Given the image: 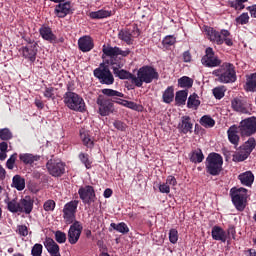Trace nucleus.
I'll return each instance as SVG.
<instances>
[{
    "label": "nucleus",
    "mask_w": 256,
    "mask_h": 256,
    "mask_svg": "<svg viewBox=\"0 0 256 256\" xmlns=\"http://www.w3.org/2000/svg\"><path fill=\"white\" fill-rule=\"evenodd\" d=\"M102 53L106 57H109V60H106V63L108 65H111L113 74L115 77H118V79L122 80H128L133 85V79H135V74L123 69V66L125 65L123 63V60L119 58V55L121 57H129L131 55V50L126 49L122 50L121 48L115 46H111L110 44L103 45L102 46Z\"/></svg>",
    "instance_id": "1"
},
{
    "label": "nucleus",
    "mask_w": 256,
    "mask_h": 256,
    "mask_svg": "<svg viewBox=\"0 0 256 256\" xmlns=\"http://www.w3.org/2000/svg\"><path fill=\"white\" fill-rule=\"evenodd\" d=\"M159 79V72L153 66L145 65L138 69L137 76L134 75L133 85L135 87H143V83L149 85L152 81Z\"/></svg>",
    "instance_id": "2"
},
{
    "label": "nucleus",
    "mask_w": 256,
    "mask_h": 256,
    "mask_svg": "<svg viewBox=\"0 0 256 256\" xmlns=\"http://www.w3.org/2000/svg\"><path fill=\"white\" fill-rule=\"evenodd\" d=\"M214 77H217L219 83H235L237 81V71L233 63L224 62L220 67L212 72Z\"/></svg>",
    "instance_id": "3"
},
{
    "label": "nucleus",
    "mask_w": 256,
    "mask_h": 256,
    "mask_svg": "<svg viewBox=\"0 0 256 256\" xmlns=\"http://www.w3.org/2000/svg\"><path fill=\"white\" fill-rule=\"evenodd\" d=\"M206 173L217 177L223 171V156L217 152L209 153L205 161Z\"/></svg>",
    "instance_id": "4"
},
{
    "label": "nucleus",
    "mask_w": 256,
    "mask_h": 256,
    "mask_svg": "<svg viewBox=\"0 0 256 256\" xmlns=\"http://www.w3.org/2000/svg\"><path fill=\"white\" fill-rule=\"evenodd\" d=\"M206 34L212 43L216 45H227V47H233V38H231V32L229 30L222 29L220 32L212 27L206 28Z\"/></svg>",
    "instance_id": "5"
},
{
    "label": "nucleus",
    "mask_w": 256,
    "mask_h": 256,
    "mask_svg": "<svg viewBox=\"0 0 256 256\" xmlns=\"http://www.w3.org/2000/svg\"><path fill=\"white\" fill-rule=\"evenodd\" d=\"M64 104L71 111H77L78 113H85L87 111L83 97L72 91H67L64 94Z\"/></svg>",
    "instance_id": "6"
},
{
    "label": "nucleus",
    "mask_w": 256,
    "mask_h": 256,
    "mask_svg": "<svg viewBox=\"0 0 256 256\" xmlns=\"http://www.w3.org/2000/svg\"><path fill=\"white\" fill-rule=\"evenodd\" d=\"M230 197L237 211H245V207H247V189L246 188H243V187L231 188Z\"/></svg>",
    "instance_id": "7"
},
{
    "label": "nucleus",
    "mask_w": 256,
    "mask_h": 256,
    "mask_svg": "<svg viewBox=\"0 0 256 256\" xmlns=\"http://www.w3.org/2000/svg\"><path fill=\"white\" fill-rule=\"evenodd\" d=\"M94 77L98 79L101 85H113L115 83V77L106 62L101 63L98 68L94 69Z\"/></svg>",
    "instance_id": "8"
},
{
    "label": "nucleus",
    "mask_w": 256,
    "mask_h": 256,
    "mask_svg": "<svg viewBox=\"0 0 256 256\" xmlns=\"http://www.w3.org/2000/svg\"><path fill=\"white\" fill-rule=\"evenodd\" d=\"M77 207H79L78 200H71L70 202L66 203L63 207V219L66 225H71L75 223L77 217Z\"/></svg>",
    "instance_id": "9"
},
{
    "label": "nucleus",
    "mask_w": 256,
    "mask_h": 256,
    "mask_svg": "<svg viewBox=\"0 0 256 256\" xmlns=\"http://www.w3.org/2000/svg\"><path fill=\"white\" fill-rule=\"evenodd\" d=\"M239 133L241 137H251L256 133V117L245 118L239 123Z\"/></svg>",
    "instance_id": "10"
},
{
    "label": "nucleus",
    "mask_w": 256,
    "mask_h": 256,
    "mask_svg": "<svg viewBox=\"0 0 256 256\" xmlns=\"http://www.w3.org/2000/svg\"><path fill=\"white\" fill-rule=\"evenodd\" d=\"M46 169L52 177L65 175V163L60 159H50L46 163Z\"/></svg>",
    "instance_id": "11"
},
{
    "label": "nucleus",
    "mask_w": 256,
    "mask_h": 256,
    "mask_svg": "<svg viewBox=\"0 0 256 256\" xmlns=\"http://www.w3.org/2000/svg\"><path fill=\"white\" fill-rule=\"evenodd\" d=\"M141 35V30L134 24L132 28H124L118 32V39L124 41L127 45H133V37H139Z\"/></svg>",
    "instance_id": "12"
},
{
    "label": "nucleus",
    "mask_w": 256,
    "mask_h": 256,
    "mask_svg": "<svg viewBox=\"0 0 256 256\" xmlns=\"http://www.w3.org/2000/svg\"><path fill=\"white\" fill-rule=\"evenodd\" d=\"M78 195L84 205H91V203H95V201H97L95 188L91 185L81 186L78 190Z\"/></svg>",
    "instance_id": "13"
},
{
    "label": "nucleus",
    "mask_w": 256,
    "mask_h": 256,
    "mask_svg": "<svg viewBox=\"0 0 256 256\" xmlns=\"http://www.w3.org/2000/svg\"><path fill=\"white\" fill-rule=\"evenodd\" d=\"M201 63L204 67H221V59H219V56L215 55V51H213V48L208 47L205 50V55L201 59Z\"/></svg>",
    "instance_id": "14"
},
{
    "label": "nucleus",
    "mask_w": 256,
    "mask_h": 256,
    "mask_svg": "<svg viewBox=\"0 0 256 256\" xmlns=\"http://www.w3.org/2000/svg\"><path fill=\"white\" fill-rule=\"evenodd\" d=\"M81 233H83V225L81 222H73L68 230V242L70 245H76L81 238Z\"/></svg>",
    "instance_id": "15"
},
{
    "label": "nucleus",
    "mask_w": 256,
    "mask_h": 256,
    "mask_svg": "<svg viewBox=\"0 0 256 256\" xmlns=\"http://www.w3.org/2000/svg\"><path fill=\"white\" fill-rule=\"evenodd\" d=\"M97 105H99L98 113L101 117H107L113 113V102L107 98H98Z\"/></svg>",
    "instance_id": "16"
},
{
    "label": "nucleus",
    "mask_w": 256,
    "mask_h": 256,
    "mask_svg": "<svg viewBox=\"0 0 256 256\" xmlns=\"http://www.w3.org/2000/svg\"><path fill=\"white\" fill-rule=\"evenodd\" d=\"M54 15L59 19H65L67 15H73V9H71V2H62L55 6Z\"/></svg>",
    "instance_id": "17"
},
{
    "label": "nucleus",
    "mask_w": 256,
    "mask_h": 256,
    "mask_svg": "<svg viewBox=\"0 0 256 256\" xmlns=\"http://www.w3.org/2000/svg\"><path fill=\"white\" fill-rule=\"evenodd\" d=\"M39 46H22L20 51H22V57L27 59L30 63H35L37 60V53H39Z\"/></svg>",
    "instance_id": "18"
},
{
    "label": "nucleus",
    "mask_w": 256,
    "mask_h": 256,
    "mask_svg": "<svg viewBox=\"0 0 256 256\" xmlns=\"http://www.w3.org/2000/svg\"><path fill=\"white\" fill-rule=\"evenodd\" d=\"M44 247L50 256H61V248L53 238H46L44 241Z\"/></svg>",
    "instance_id": "19"
},
{
    "label": "nucleus",
    "mask_w": 256,
    "mask_h": 256,
    "mask_svg": "<svg viewBox=\"0 0 256 256\" xmlns=\"http://www.w3.org/2000/svg\"><path fill=\"white\" fill-rule=\"evenodd\" d=\"M95 47V43L93 42V38L91 36H83L78 40V49L82 51V53H89Z\"/></svg>",
    "instance_id": "20"
},
{
    "label": "nucleus",
    "mask_w": 256,
    "mask_h": 256,
    "mask_svg": "<svg viewBox=\"0 0 256 256\" xmlns=\"http://www.w3.org/2000/svg\"><path fill=\"white\" fill-rule=\"evenodd\" d=\"M228 141L234 145L235 147L239 146V141H241V137L239 136V126L232 125L227 130Z\"/></svg>",
    "instance_id": "21"
},
{
    "label": "nucleus",
    "mask_w": 256,
    "mask_h": 256,
    "mask_svg": "<svg viewBox=\"0 0 256 256\" xmlns=\"http://www.w3.org/2000/svg\"><path fill=\"white\" fill-rule=\"evenodd\" d=\"M180 133L187 135V133H193V122H191L190 116H182L181 121L178 124Z\"/></svg>",
    "instance_id": "22"
},
{
    "label": "nucleus",
    "mask_w": 256,
    "mask_h": 256,
    "mask_svg": "<svg viewBox=\"0 0 256 256\" xmlns=\"http://www.w3.org/2000/svg\"><path fill=\"white\" fill-rule=\"evenodd\" d=\"M39 34L44 41L48 43H57V36L53 33V30L49 26H42L39 29Z\"/></svg>",
    "instance_id": "23"
},
{
    "label": "nucleus",
    "mask_w": 256,
    "mask_h": 256,
    "mask_svg": "<svg viewBox=\"0 0 256 256\" xmlns=\"http://www.w3.org/2000/svg\"><path fill=\"white\" fill-rule=\"evenodd\" d=\"M19 207V213L30 215V213L33 211V199H31L30 196H25L19 200Z\"/></svg>",
    "instance_id": "24"
},
{
    "label": "nucleus",
    "mask_w": 256,
    "mask_h": 256,
    "mask_svg": "<svg viewBox=\"0 0 256 256\" xmlns=\"http://www.w3.org/2000/svg\"><path fill=\"white\" fill-rule=\"evenodd\" d=\"M19 159L24 165H30V167H33L37 161H41V156L31 153H21L19 154Z\"/></svg>",
    "instance_id": "25"
},
{
    "label": "nucleus",
    "mask_w": 256,
    "mask_h": 256,
    "mask_svg": "<svg viewBox=\"0 0 256 256\" xmlns=\"http://www.w3.org/2000/svg\"><path fill=\"white\" fill-rule=\"evenodd\" d=\"M211 235L214 241H221L222 243H226L227 241V232H225L221 226H214Z\"/></svg>",
    "instance_id": "26"
},
{
    "label": "nucleus",
    "mask_w": 256,
    "mask_h": 256,
    "mask_svg": "<svg viewBox=\"0 0 256 256\" xmlns=\"http://www.w3.org/2000/svg\"><path fill=\"white\" fill-rule=\"evenodd\" d=\"M80 139L87 149H93L95 147V139L89 134V131L81 130Z\"/></svg>",
    "instance_id": "27"
},
{
    "label": "nucleus",
    "mask_w": 256,
    "mask_h": 256,
    "mask_svg": "<svg viewBox=\"0 0 256 256\" xmlns=\"http://www.w3.org/2000/svg\"><path fill=\"white\" fill-rule=\"evenodd\" d=\"M239 181L242 185H245L246 187H251L255 181V175L251 171H246L238 176Z\"/></svg>",
    "instance_id": "28"
},
{
    "label": "nucleus",
    "mask_w": 256,
    "mask_h": 256,
    "mask_svg": "<svg viewBox=\"0 0 256 256\" xmlns=\"http://www.w3.org/2000/svg\"><path fill=\"white\" fill-rule=\"evenodd\" d=\"M244 89L247 93H256V72L246 76Z\"/></svg>",
    "instance_id": "29"
},
{
    "label": "nucleus",
    "mask_w": 256,
    "mask_h": 256,
    "mask_svg": "<svg viewBox=\"0 0 256 256\" xmlns=\"http://www.w3.org/2000/svg\"><path fill=\"white\" fill-rule=\"evenodd\" d=\"M175 99V88L173 86H168L167 89L162 94V101L167 105L173 103Z\"/></svg>",
    "instance_id": "30"
},
{
    "label": "nucleus",
    "mask_w": 256,
    "mask_h": 256,
    "mask_svg": "<svg viewBox=\"0 0 256 256\" xmlns=\"http://www.w3.org/2000/svg\"><path fill=\"white\" fill-rule=\"evenodd\" d=\"M189 158L191 163H203L204 159H205V155L203 154V150H201V148H197L196 150H193L190 154H189Z\"/></svg>",
    "instance_id": "31"
},
{
    "label": "nucleus",
    "mask_w": 256,
    "mask_h": 256,
    "mask_svg": "<svg viewBox=\"0 0 256 256\" xmlns=\"http://www.w3.org/2000/svg\"><path fill=\"white\" fill-rule=\"evenodd\" d=\"M4 203L7 205V210L10 213H19V201L17 200V198H14L12 200L9 199V196H7L4 199Z\"/></svg>",
    "instance_id": "32"
},
{
    "label": "nucleus",
    "mask_w": 256,
    "mask_h": 256,
    "mask_svg": "<svg viewBox=\"0 0 256 256\" xmlns=\"http://www.w3.org/2000/svg\"><path fill=\"white\" fill-rule=\"evenodd\" d=\"M111 15H113L111 11L100 9L98 11L90 12L88 17H90V19L97 20V19H107V17H111Z\"/></svg>",
    "instance_id": "33"
},
{
    "label": "nucleus",
    "mask_w": 256,
    "mask_h": 256,
    "mask_svg": "<svg viewBox=\"0 0 256 256\" xmlns=\"http://www.w3.org/2000/svg\"><path fill=\"white\" fill-rule=\"evenodd\" d=\"M187 95H189V91L187 90H179L176 92L175 102L178 107L185 105L187 102Z\"/></svg>",
    "instance_id": "34"
},
{
    "label": "nucleus",
    "mask_w": 256,
    "mask_h": 256,
    "mask_svg": "<svg viewBox=\"0 0 256 256\" xmlns=\"http://www.w3.org/2000/svg\"><path fill=\"white\" fill-rule=\"evenodd\" d=\"M79 161L82 165L85 166L86 169H91L93 167V160L89 158V154L85 152H80L78 155Z\"/></svg>",
    "instance_id": "35"
},
{
    "label": "nucleus",
    "mask_w": 256,
    "mask_h": 256,
    "mask_svg": "<svg viewBox=\"0 0 256 256\" xmlns=\"http://www.w3.org/2000/svg\"><path fill=\"white\" fill-rule=\"evenodd\" d=\"M201 105V101L199 100V95L196 93L189 96L187 101V107L188 109H197Z\"/></svg>",
    "instance_id": "36"
},
{
    "label": "nucleus",
    "mask_w": 256,
    "mask_h": 256,
    "mask_svg": "<svg viewBox=\"0 0 256 256\" xmlns=\"http://www.w3.org/2000/svg\"><path fill=\"white\" fill-rule=\"evenodd\" d=\"M12 183L17 191H23L25 189V178L21 177V175H15L12 178Z\"/></svg>",
    "instance_id": "37"
},
{
    "label": "nucleus",
    "mask_w": 256,
    "mask_h": 256,
    "mask_svg": "<svg viewBox=\"0 0 256 256\" xmlns=\"http://www.w3.org/2000/svg\"><path fill=\"white\" fill-rule=\"evenodd\" d=\"M200 125H202V127H205V129H211L215 127V119H213L209 115H204L200 119Z\"/></svg>",
    "instance_id": "38"
},
{
    "label": "nucleus",
    "mask_w": 256,
    "mask_h": 256,
    "mask_svg": "<svg viewBox=\"0 0 256 256\" xmlns=\"http://www.w3.org/2000/svg\"><path fill=\"white\" fill-rule=\"evenodd\" d=\"M110 227L114 229V231H118V233H122L123 235L129 233V226H127L125 222H120L118 224L111 223Z\"/></svg>",
    "instance_id": "39"
},
{
    "label": "nucleus",
    "mask_w": 256,
    "mask_h": 256,
    "mask_svg": "<svg viewBox=\"0 0 256 256\" xmlns=\"http://www.w3.org/2000/svg\"><path fill=\"white\" fill-rule=\"evenodd\" d=\"M178 85L182 89H191V87H193V79H191L189 76H183L178 79Z\"/></svg>",
    "instance_id": "40"
},
{
    "label": "nucleus",
    "mask_w": 256,
    "mask_h": 256,
    "mask_svg": "<svg viewBox=\"0 0 256 256\" xmlns=\"http://www.w3.org/2000/svg\"><path fill=\"white\" fill-rule=\"evenodd\" d=\"M250 153L241 149L238 153L233 155V161L236 163H241L249 158Z\"/></svg>",
    "instance_id": "41"
},
{
    "label": "nucleus",
    "mask_w": 256,
    "mask_h": 256,
    "mask_svg": "<svg viewBox=\"0 0 256 256\" xmlns=\"http://www.w3.org/2000/svg\"><path fill=\"white\" fill-rule=\"evenodd\" d=\"M231 105L232 109H234V111H237L238 113H245L246 111L245 105L238 98L233 99Z\"/></svg>",
    "instance_id": "42"
},
{
    "label": "nucleus",
    "mask_w": 256,
    "mask_h": 256,
    "mask_svg": "<svg viewBox=\"0 0 256 256\" xmlns=\"http://www.w3.org/2000/svg\"><path fill=\"white\" fill-rule=\"evenodd\" d=\"M255 147H256V140L253 137H251L245 142V144L242 147V150L247 151L251 155Z\"/></svg>",
    "instance_id": "43"
},
{
    "label": "nucleus",
    "mask_w": 256,
    "mask_h": 256,
    "mask_svg": "<svg viewBox=\"0 0 256 256\" xmlns=\"http://www.w3.org/2000/svg\"><path fill=\"white\" fill-rule=\"evenodd\" d=\"M0 139L1 141H11L13 139V132L9 128H1L0 129Z\"/></svg>",
    "instance_id": "44"
},
{
    "label": "nucleus",
    "mask_w": 256,
    "mask_h": 256,
    "mask_svg": "<svg viewBox=\"0 0 256 256\" xmlns=\"http://www.w3.org/2000/svg\"><path fill=\"white\" fill-rule=\"evenodd\" d=\"M102 94L106 95V97H125V94L122 92L109 88L102 89Z\"/></svg>",
    "instance_id": "45"
},
{
    "label": "nucleus",
    "mask_w": 256,
    "mask_h": 256,
    "mask_svg": "<svg viewBox=\"0 0 256 256\" xmlns=\"http://www.w3.org/2000/svg\"><path fill=\"white\" fill-rule=\"evenodd\" d=\"M175 43H177V38H175L173 35H167L162 40V45L163 47H166V49L175 45Z\"/></svg>",
    "instance_id": "46"
},
{
    "label": "nucleus",
    "mask_w": 256,
    "mask_h": 256,
    "mask_svg": "<svg viewBox=\"0 0 256 256\" xmlns=\"http://www.w3.org/2000/svg\"><path fill=\"white\" fill-rule=\"evenodd\" d=\"M32 256H43V245L36 243L31 249Z\"/></svg>",
    "instance_id": "47"
},
{
    "label": "nucleus",
    "mask_w": 256,
    "mask_h": 256,
    "mask_svg": "<svg viewBox=\"0 0 256 256\" xmlns=\"http://www.w3.org/2000/svg\"><path fill=\"white\" fill-rule=\"evenodd\" d=\"M215 99H223L225 97V87H216L212 90Z\"/></svg>",
    "instance_id": "48"
},
{
    "label": "nucleus",
    "mask_w": 256,
    "mask_h": 256,
    "mask_svg": "<svg viewBox=\"0 0 256 256\" xmlns=\"http://www.w3.org/2000/svg\"><path fill=\"white\" fill-rule=\"evenodd\" d=\"M169 241L173 245H175V243H177V241H179V232L177 231V229H175V228L170 229V231H169Z\"/></svg>",
    "instance_id": "49"
},
{
    "label": "nucleus",
    "mask_w": 256,
    "mask_h": 256,
    "mask_svg": "<svg viewBox=\"0 0 256 256\" xmlns=\"http://www.w3.org/2000/svg\"><path fill=\"white\" fill-rule=\"evenodd\" d=\"M121 105H123V107H127L128 109H132V111H139V105L133 101L122 100Z\"/></svg>",
    "instance_id": "50"
},
{
    "label": "nucleus",
    "mask_w": 256,
    "mask_h": 256,
    "mask_svg": "<svg viewBox=\"0 0 256 256\" xmlns=\"http://www.w3.org/2000/svg\"><path fill=\"white\" fill-rule=\"evenodd\" d=\"M55 240L57 243L63 244L67 241V234L65 232H62L61 230H58L55 232Z\"/></svg>",
    "instance_id": "51"
},
{
    "label": "nucleus",
    "mask_w": 256,
    "mask_h": 256,
    "mask_svg": "<svg viewBox=\"0 0 256 256\" xmlns=\"http://www.w3.org/2000/svg\"><path fill=\"white\" fill-rule=\"evenodd\" d=\"M15 161H17V153H14L10 156V159L6 161V167L10 171H13L15 169Z\"/></svg>",
    "instance_id": "52"
},
{
    "label": "nucleus",
    "mask_w": 256,
    "mask_h": 256,
    "mask_svg": "<svg viewBox=\"0 0 256 256\" xmlns=\"http://www.w3.org/2000/svg\"><path fill=\"white\" fill-rule=\"evenodd\" d=\"M236 23L239 25H247V23H249V14L242 13L239 17L236 18Z\"/></svg>",
    "instance_id": "53"
},
{
    "label": "nucleus",
    "mask_w": 256,
    "mask_h": 256,
    "mask_svg": "<svg viewBox=\"0 0 256 256\" xmlns=\"http://www.w3.org/2000/svg\"><path fill=\"white\" fill-rule=\"evenodd\" d=\"M44 97H46V99H55V88L46 87L44 91Z\"/></svg>",
    "instance_id": "54"
},
{
    "label": "nucleus",
    "mask_w": 256,
    "mask_h": 256,
    "mask_svg": "<svg viewBox=\"0 0 256 256\" xmlns=\"http://www.w3.org/2000/svg\"><path fill=\"white\" fill-rule=\"evenodd\" d=\"M56 204L53 200H47L44 205V211H55Z\"/></svg>",
    "instance_id": "55"
},
{
    "label": "nucleus",
    "mask_w": 256,
    "mask_h": 256,
    "mask_svg": "<svg viewBox=\"0 0 256 256\" xmlns=\"http://www.w3.org/2000/svg\"><path fill=\"white\" fill-rule=\"evenodd\" d=\"M113 125H114L115 129H117L118 131H126V129H127V124H125L124 122H122L120 120H115L113 122Z\"/></svg>",
    "instance_id": "56"
},
{
    "label": "nucleus",
    "mask_w": 256,
    "mask_h": 256,
    "mask_svg": "<svg viewBox=\"0 0 256 256\" xmlns=\"http://www.w3.org/2000/svg\"><path fill=\"white\" fill-rule=\"evenodd\" d=\"M25 47H39V44L31 37H24Z\"/></svg>",
    "instance_id": "57"
},
{
    "label": "nucleus",
    "mask_w": 256,
    "mask_h": 256,
    "mask_svg": "<svg viewBox=\"0 0 256 256\" xmlns=\"http://www.w3.org/2000/svg\"><path fill=\"white\" fill-rule=\"evenodd\" d=\"M18 233L21 235V237H27L29 235V230L25 225H19L18 226Z\"/></svg>",
    "instance_id": "58"
},
{
    "label": "nucleus",
    "mask_w": 256,
    "mask_h": 256,
    "mask_svg": "<svg viewBox=\"0 0 256 256\" xmlns=\"http://www.w3.org/2000/svg\"><path fill=\"white\" fill-rule=\"evenodd\" d=\"M159 191L160 193H166L169 194L171 193V187L167 183H162L159 185Z\"/></svg>",
    "instance_id": "59"
},
{
    "label": "nucleus",
    "mask_w": 256,
    "mask_h": 256,
    "mask_svg": "<svg viewBox=\"0 0 256 256\" xmlns=\"http://www.w3.org/2000/svg\"><path fill=\"white\" fill-rule=\"evenodd\" d=\"M182 57L184 63H191V60L193 59V56H191V52H189V50L183 52Z\"/></svg>",
    "instance_id": "60"
},
{
    "label": "nucleus",
    "mask_w": 256,
    "mask_h": 256,
    "mask_svg": "<svg viewBox=\"0 0 256 256\" xmlns=\"http://www.w3.org/2000/svg\"><path fill=\"white\" fill-rule=\"evenodd\" d=\"M237 234V231L235 230V226L230 225L227 230V237H232V239H235V235Z\"/></svg>",
    "instance_id": "61"
},
{
    "label": "nucleus",
    "mask_w": 256,
    "mask_h": 256,
    "mask_svg": "<svg viewBox=\"0 0 256 256\" xmlns=\"http://www.w3.org/2000/svg\"><path fill=\"white\" fill-rule=\"evenodd\" d=\"M166 183L168 185H172V187H175V185H177V179L174 176H168L166 179Z\"/></svg>",
    "instance_id": "62"
},
{
    "label": "nucleus",
    "mask_w": 256,
    "mask_h": 256,
    "mask_svg": "<svg viewBox=\"0 0 256 256\" xmlns=\"http://www.w3.org/2000/svg\"><path fill=\"white\" fill-rule=\"evenodd\" d=\"M246 9H247V11L250 12L251 17L256 19V4L252 5V6H248Z\"/></svg>",
    "instance_id": "63"
},
{
    "label": "nucleus",
    "mask_w": 256,
    "mask_h": 256,
    "mask_svg": "<svg viewBox=\"0 0 256 256\" xmlns=\"http://www.w3.org/2000/svg\"><path fill=\"white\" fill-rule=\"evenodd\" d=\"M7 149H9V144L5 141L0 142V152L7 153Z\"/></svg>",
    "instance_id": "64"
}]
</instances>
